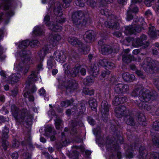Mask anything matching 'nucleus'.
I'll list each match as a JSON object with an SVG mask.
<instances>
[{"label":"nucleus","mask_w":159,"mask_h":159,"mask_svg":"<svg viewBox=\"0 0 159 159\" xmlns=\"http://www.w3.org/2000/svg\"><path fill=\"white\" fill-rule=\"evenodd\" d=\"M8 133L9 129L6 127H5L2 131V145L1 147V148H3L4 150H6L9 144L8 142L6 140L8 137Z\"/></svg>","instance_id":"nucleus-11"},{"label":"nucleus","mask_w":159,"mask_h":159,"mask_svg":"<svg viewBox=\"0 0 159 159\" xmlns=\"http://www.w3.org/2000/svg\"><path fill=\"white\" fill-rule=\"evenodd\" d=\"M21 75L18 73H16L13 74L12 76L9 78L7 80L8 82L11 84L17 82L19 80Z\"/></svg>","instance_id":"nucleus-23"},{"label":"nucleus","mask_w":159,"mask_h":159,"mask_svg":"<svg viewBox=\"0 0 159 159\" xmlns=\"http://www.w3.org/2000/svg\"><path fill=\"white\" fill-rule=\"evenodd\" d=\"M110 106L108 105L107 102L105 101L102 102L101 105L102 107V116H104L106 115L107 114V113L109 111V108Z\"/></svg>","instance_id":"nucleus-20"},{"label":"nucleus","mask_w":159,"mask_h":159,"mask_svg":"<svg viewBox=\"0 0 159 159\" xmlns=\"http://www.w3.org/2000/svg\"><path fill=\"white\" fill-rule=\"evenodd\" d=\"M61 37L58 34H55L51 41L52 45L45 46V47L39 52V54L41 57L43 58L47 53L50 52L53 48L56 46L58 42L61 40Z\"/></svg>","instance_id":"nucleus-5"},{"label":"nucleus","mask_w":159,"mask_h":159,"mask_svg":"<svg viewBox=\"0 0 159 159\" xmlns=\"http://www.w3.org/2000/svg\"><path fill=\"white\" fill-rule=\"evenodd\" d=\"M83 0H76L75 2L76 4L80 7H83L84 5V2Z\"/></svg>","instance_id":"nucleus-46"},{"label":"nucleus","mask_w":159,"mask_h":159,"mask_svg":"<svg viewBox=\"0 0 159 159\" xmlns=\"http://www.w3.org/2000/svg\"><path fill=\"white\" fill-rule=\"evenodd\" d=\"M136 73L139 76L141 77V78H143L142 77L143 76V74L142 72L139 70H137L136 71Z\"/></svg>","instance_id":"nucleus-64"},{"label":"nucleus","mask_w":159,"mask_h":159,"mask_svg":"<svg viewBox=\"0 0 159 159\" xmlns=\"http://www.w3.org/2000/svg\"><path fill=\"white\" fill-rule=\"evenodd\" d=\"M2 7H3L4 10H6L9 8V6L8 4L5 3L2 5Z\"/></svg>","instance_id":"nucleus-63"},{"label":"nucleus","mask_w":159,"mask_h":159,"mask_svg":"<svg viewBox=\"0 0 159 159\" xmlns=\"http://www.w3.org/2000/svg\"><path fill=\"white\" fill-rule=\"evenodd\" d=\"M91 70L93 76H95L98 74L99 69L97 66L95 65H92Z\"/></svg>","instance_id":"nucleus-35"},{"label":"nucleus","mask_w":159,"mask_h":159,"mask_svg":"<svg viewBox=\"0 0 159 159\" xmlns=\"http://www.w3.org/2000/svg\"><path fill=\"white\" fill-rule=\"evenodd\" d=\"M61 8L60 6L56 7L54 9V13L57 16L59 17L60 18H58V20L59 23L63 22L65 21V19L64 18H62L61 16L62 15V13L61 11Z\"/></svg>","instance_id":"nucleus-18"},{"label":"nucleus","mask_w":159,"mask_h":159,"mask_svg":"<svg viewBox=\"0 0 159 159\" xmlns=\"http://www.w3.org/2000/svg\"><path fill=\"white\" fill-rule=\"evenodd\" d=\"M123 102V100L120 101V98L119 97L116 96L113 100V104L115 106H117L121 103Z\"/></svg>","instance_id":"nucleus-42"},{"label":"nucleus","mask_w":159,"mask_h":159,"mask_svg":"<svg viewBox=\"0 0 159 159\" xmlns=\"http://www.w3.org/2000/svg\"><path fill=\"white\" fill-rule=\"evenodd\" d=\"M39 94L40 96H44L46 94V91L43 88H41L39 91Z\"/></svg>","instance_id":"nucleus-54"},{"label":"nucleus","mask_w":159,"mask_h":159,"mask_svg":"<svg viewBox=\"0 0 159 159\" xmlns=\"http://www.w3.org/2000/svg\"><path fill=\"white\" fill-rule=\"evenodd\" d=\"M113 35L117 37H120L121 35V34L120 32L116 31L113 34Z\"/></svg>","instance_id":"nucleus-61"},{"label":"nucleus","mask_w":159,"mask_h":159,"mask_svg":"<svg viewBox=\"0 0 159 159\" xmlns=\"http://www.w3.org/2000/svg\"><path fill=\"white\" fill-rule=\"evenodd\" d=\"M24 65L29 66L32 63V60L30 58L28 53L26 54L25 51H22L20 54Z\"/></svg>","instance_id":"nucleus-14"},{"label":"nucleus","mask_w":159,"mask_h":159,"mask_svg":"<svg viewBox=\"0 0 159 159\" xmlns=\"http://www.w3.org/2000/svg\"><path fill=\"white\" fill-rule=\"evenodd\" d=\"M153 129L156 131H159V120H158L153 123Z\"/></svg>","instance_id":"nucleus-44"},{"label":"nucleus","mask_w":159,"mask_h":159,"mask_svg":"<svg viewBox=\"0 0 159 159\" xmlns=\"http://www.w3.org/2000/svg\"><path fill=\"white\" fill-rule=\"evenodd\" d=\"M114 142H112L109 140H107V141L106 146L108 151L115 150L118 148L119 146H114Z\"/></svg>","instance_id":"nucleus-25"},{"label":"nucleus","mask_w":159,"mask_h":159,"mask_svg":"<svg viewBox=\"0 0 159 159\" xmlns=\"http://www.w3.org/2000/svg\"><path fill=\"white\" fill-rule=\"evenodd\" d=\"M101 50L102 53L104 55L111 53L112 52L110 46L106 44H103L102 46Z\"/></svg>","instance_id":"nucleus-24"},{"label":"nucleus","mask_w":159,"mask_h":159,"mask_svg":"<svg viewBox=\"0 0 159 159\" xmlns=\"http://www.w3.org/2000/svg\"><path fill=\"white\" fill-rule=\"evenodd\" d=\"M11 108L12 116L16 121L20 122L24 121L25 119H27L29 114L27 110L24 109L18 112V109L15 106L12 105ZM29 117L30 118L31 116H29Z\"/></svg>","instance_id":"nucleus-3"},{"label":"nucleus","mask_w":159,"mask_h":159,"mask_svg":"<svg viewBox=\"0 0 159 159\" xmlns=\"http://www.w3.org/2000/svg\"><path fill=\"white\" fill-rule=\"evenodd\" d=\"M31 155L28 152L24 153L23 155V157L24 159H30Z\"/></svg>","instance_id":"nucleus-52"},{"label":"nucleus","mask_w":159,"mask_h":159,"mask_svg":"<svg viewBox=\"0 0 159 159\" xmlns=\"http://www.w3.org/2000/svg\"><path fill=\"white\" fill-rule=\"evenodd\" d=\"M88 121L89 123L91 125H93L95 123L94 120L91 118H88Z\"/></svg>","instance_id":"nucleus-62"},{"label":"nucleus","mask_w":159,"mask_h":159,"mask_svg":"<svg viewBox=\"0 0 159 159\" xmlns=\"http://www.w3.org/2000/svg\"><path fill=\"white\" fill-rule=\"evenodd\" d=\"M20 144V143L18 141L14 140L13 142L12 147L13 148H17L19 147Z\"/></svg>","instance_id":"nucleus-51"},{"label":"nucleus","mask_w":159,"mask_h":159,"mask_svg":"<svg viewBox=\"0 0 159 159\" xmlns=\"http://www.w3.org/2000/svg\"><path fill=\"white\" fill-rule=\"evenodd\" d=\"M89 105L92 110L95 109L97 106V101L95 98H90L89 100Z\"/></svg>","instance_id":"nucleus-29"},{"label":"nucleus","mask_w":159,"mask_h":159,"mask_svg":"<svg viewBox=\"0 0 159 159\" xmlns=\"http://www.w3.org/2000/svg\"><path fill=\"white\" fill-rule=\"evenodd\" d=\"M145 16L147 17L152 16V14L150 10H148L146 11L145 13Z\"/></svg>","instance_id":"nucleus-60"},{"label":"nucleus","mask_w":159,"mask_h":159,"mask_svg":"<svg viewBox=\"0 0 159 159\" xmlns=\"http://www.w3.org/2000/svg\"><path fill=\"white\" fill-rule=\"evenodd\" d=\"M30 45V41L28 40H24L22 41L19 45L20 48L23 49L26 48Z\"/></svg>","instance_id":"nucleus-39"},{"label":"nucleus","mask_w":159,"mask_h":159,"mask_svg":"<svg viewBox=\"0 0 159 159\" xmlns=\"http://www.w3.org/2000/svg\"><path fill=\"white\" fill-rule=\"evenodd\" d=\"M38 79L37 72L36 71L32 72L31 74L29 76L26 81V84L27 85L29 86L30 84H32L34 81L37 80Z\"/></svg>","instance_id":"nucleus-17"},{"label":"nucleus","mask_w":159,"mask_h":159,"mask_svg":"<svg viewBox=\"0 0 159 159\" xmlns=\"http://www.w3.org/2000/svg\"><path fill=\"white\" fill-rule=\"evenodd\" d=\"M124 119L128 125H133L134 124V121L133 117L130 115L125 116Z\"/></svg>","instance_id":"nucleus-32"},{"label":"nucleus","mask_w":159,"mask_h":159,"mask_svg":"<svg viewBox=\"0 0 159 159\" xmlns=\"http://www.w3.org/2000/svg\"><path fill=\"white\" fill-rule=\"evenodd\" d=\"M141 27L139 26H136L135 25H129L125 27V33L126 35L131 34L135 32H139L141 31Z\"/></svg>","instance_id":"nucleus-13"},{"label":"nucleus","mask_w":159,"mask_h":159,"mask_svg":"<svg viewBox=\"0 0 159 159\" xmlns=\"http://www.w3.org/2000/svg\"><path fill=\"white\" fill-rule=\"evenodd\" d=\"M11 157L13 159H17L18 157V153L16 152H14L11 154Z\"/></svg>","instance_id":"nucleus-58"},{"label":"nucleus","mask_w":159,"mask_h":159,"mask_svg":"<svg viewBox=\"0 0 159 159\" xmlns=\"http://www.w3.org/2000/svg\"><path fill=\"white\" fill-rule=\"evenodd\" d=\"M80 74L82 75H84L86 74V72L85 69L83 68H81L80 67Z\"/></svg>","instance_id":"nucleus-59"},{"label":"nucleus","mask_w":159,"mask_h":159,"mask_svg":"<svg viewBox=\"0 0 159 159\" xmlns=\"http://www.w3.org/2000/svg\"><path fill=\"white\" fill-rule=\"evenodd\" d=\"M143 62L142 66L145 71L151 74L157 72V70L159 65V63L158 61L151 60L150 58H148L145 59Z\"/></svg>","instance_id":"nucleus-4"},{"label":"nucleus","mask_w":159,"mask_h":159,"mask_svg":"<svg viewBox=\"0 0 159 159\" xmlns=\"http://www.w3.org/2000/svg\"><path fill=\"white\" fill-rule=\"evenodd\" d=\"M122 77L124 80L126 81L132 82L135 78L134 75L133 74H130L128 72H125L122 75Z\"/></svg>","instance_id":"nucleus-22"},{"label":"nucleus","mask_w":159,"mask_h":159,"mask_svg":"<svg viewBox=\"0 0 159 159\" xmlns=\"http://www.w3.org/2000/svg\"><path fill=\"white\" fill-rule=\"evenodd\" d=\"M89 76L87 77L86 79L84 80V83L86 85H89L93 83L94 82V78L93 76Z\"/></svg>","instance_id":"nucleus-38"},{"label":"nucleus","mask_w":159,"mask_h":159,"mask_svg":"<svg viewBox=\"0 0 159 159\" xmlns=\"http://www.w3.org/2000/svg\"><path fill=\"white\" fill-rule=\"evenodd\" d=\"M50 17L49 16L46 15L44 18V22L48 26L49 29L51 30L56 31L59 32L62 30V27L58 25L55 26L53 23L50 22L49 21Z\"/></svg>","instance_id":"nucleus-8"},{"label":"nucleus","mask_w":159,"mask_h":159,"mask_svg":"<svg viewBox=\"0 0 159 159\" xmlns=\"http://www.w3.org/2000/svg\"><path fill=\"white\" fill-rule=\"evenodd\" d=\"M83 92L85 94L92 95L94 93V90L93 89H90L87 88H84L83 90Z\"/></svg>","instance_id":"nucleus-41"},{"label":"nucleus","mask_w":159,"mask_h":159,"mask_svg":"<svg viewBox=\"0 0 159 159\" xmlns=\"http://www.w3.org/2000/svg\"><path fill=\"white\" fill-rule=\"evenodd\" d=\"M110 74V72L108 70H106L103 71L102 72L101 76L103 78L105 77L107 75Z\"/></svg>","instance_id":"nucleus-56"},{"label":"nucleus","mask_w":159,"mask_h":159,"mask_svg":"<svg viewBox=\"0 0 159 159\" xmlns=\"http://www.w3.org/2000/svg\"><path fill=\"white\" fill-rule=\"evenodd\" d=\"M117 143H122L123 142V138L122 137L120 136H118L117 137Z\"/></svg>","instance_id":"nucleus-57"},{"label":"nucleus","mask_w":159,"mask_h":159,"mask_svg":"<svg viewBox=\"0 0 159 159\" xmlns=\"http://www.w3.org/2000/svg\"><path fill=\"white\" fill-rule=\"evenodd\" d=\"M69 43L73 46L78 45L80 50L84 54H87L89 51V47L85 46L79 39L75 37H70L68 39Z\"/></svg>","instance_id":"nucleus-6"},{"label":"nucleus","mask_w":159,"mask_h":159,"mask_svg":"<svg viewBox=\"0 0 159 159\" xmlns=\"http://www.w3.org/2000/svg\"><path fill=\"white\" fill-rule=\"evenodd\" d=\"M102 0H87V4L91 7L94 8L95 7L98 3H100Z\"/></svg>","instance_id":"nucleus-30"},{"label":"nucleus","mask_w":159,"mask_h":159,"mask_svg":"<svg viewBox=\"0 0 159 159\" xmlns=\"http://www.w3.org/2000/svg\"><path fill=\"white\" fill-rule=\"evenodd\" d=\"M126 108L124 106L118 107L115 109V115L118 118L122 117L124 112H126Z\"/></svg>","instance_id":"nucleus-16"},{"label":"nucleus","mask_w":159,"mask_h":159,"mask_svg":"<svg viewBox=\"0 0 159 159\" xmlns=\"http://www.w3.org/2000/svg\"><path fill=\"white\" fill-rule=\"evenodd\" d=\"M148 34L152 38H155L158 34L159 31H156L155 27L153 26L150 25L149 28Z\"/></svg>","instance_id":"nucleus-26"},{"label":"nucleus","mask_w":159,"mask_h":159,"mask_svg":"<svg viewBox=\"0 0 159 159\" xmlns=\"http://www.w3.org/2000/svg\"><path fill=\"white\" fill-rule=\"evenodd\" d=\"M142 1V0H131L132 4L129 7V10L127 12L126 19L128 21L131 20L133 18V16L131 15L132 12L136 13L138 11V9L135 6L134 4L138 2H140Z\"/></svg>","instance_id":"nucleus-7"},{"label":"nucleus","mask_w":159,"mask_h":159,"mask_svg":"<svg viewBox=\"0 0 159 159\" xmlns=\"http://www.w3.org/2000/svg\"><path fill=\"white\" fill-rule=\"evenodd\" d=\"M67 144V142L66 139L65 138H63L62 140L60 143L57 144L59 148L62 147L66 146Z\"/></svg>","instance_id":"nucleus-43"},{"label":"nucleus","mask_w":159,"mask_h":159,"mask_svg":"<svg viewBox=\"0 0 159 159\" xmlns=\"http://www.w3.org/2000/svg\"><path fill=\"white\" fill-rule=\"evenodd\" d=\"M55 65V61L52 57H50L48 60V67L49 69H51Z\"/></svg>","instance_id":"nucleus-31"},{"label":"nucleus","mask_w":159,"mask_h":159,"mask_svg":"<svg viewBox=\"0 0 159 159\" xmlns=\"http://www.w3.org/2000/svg\"><path fill=\"white\" fill-rule=\"evenodd\" d=\"M33 33L36 35H40L42 34L43 31L40 26H38L34 28Z\"/></svg>","instance_id":"nucleus-37"},{"label":"nucleus","mask_w":159,"mask_h":159,"mask_svg":"<svg viewBox=\"0 0 159 159\" xmlns=\"http://www.w3.org/2000/svg\"><path fill=\"white\" fill-rule=\"evenodd\" d=\"M84 16L83 13L80 11L75 12L72 15V20L74 24L78 25V27L80 28L81 26L80 19Z\"/></svg>","instance_id":"nucleus-9"},{"label":"nucleus","mask_w":159,"mask_h":159,"mask_svg":"<svg viewBox=\"0 0 159 159\" xmlns=\"http://www.w3.org/2000/svg\"><path fill=\"white\" fill-rule=\"evenodd\" d=\"M76 107H75L71 110L70 109H68L66 112V114L68 115H69L70 114L72 113V112H74L75 113L76 111Z\"/></svg>","instance_id":"nucleus-48"},{"label":"nucleus","mask_w":159,"mask_h":159,"mask_svg":"<svg viewBox=\"0 0 159 159\" xmlns=\"http://www.w3.org/2000/svg\"><path fill=\"white\" fill-rule=\"evenodd\" d=\"M94 32L92 30H89L86 32L84 35V40L87 42H91L94 38Z\"/></svg>","instance_id":"nucleus-21"},{"label":"nucleus","mask_w":159,"mask_h":159,"mask_svg":"<svg viewBox=\"0 0 159 159\" xmlns=\"http://www.w3.org/2000/svg\"><path fill=\"white\" fill-rule=\"evenodd\" d=\"M77 86L78 84L75 81L71 80L69 82L68 85L66 87V88L67 91L70 92L77 89Z\"/></svg>","instance_id":"nucleus-19"},{"label":"nucleus","mask_w":159,"mask_h":159,"mask_svg":"<svg viewBox=\"0 0 159 159\" xmlns=\"http://www.w3.org/2000/svg\"><path fill=\"white\" fill-rule=\"evenodd\" d=\"M154 0H145L144 3L148 7H149L151 5V3Z\"/></svg>","instance_id":"nucleus-55"},{"label":"nucleus","mask_w":159,"mask_h":159,"mask_svg":"<svg viewBox=\"0 0 159 159\" xmlns=\"http://www.w3.org/2000/svg\"><path fill=\"white\" fill-rule=\"evenodd\" d=\"M80 66L79 64L76 65L71 71V74L72 76H76L79 74Z\"/></svg>","instance_id":"nucleus-28"},{"label":"nucleus","mask_w":159,"mask_h":159,"mask_svg":"<svg viewBox=\"0 0 159 159\" xmlns=\"http://www.w3.org/2000/svg\"><path fill=\"white\" fill-rule=\"evenodd\" d=\"M73 102V99H71L70 100H67L62 102L61 105V107H66L70 105Z\"/></svg>","instance_id":"nucleus-40"},{"label":"nucleus","mask_w":159,"mask_h":159,"mask_svg":"<svg viewBox=\"0 0 159 159\" xmlns=\"http://www.w3.org/2000/svg\"><path fill=\"white\" fill-rule=\"evenodd\" d=\"M39 42L36 40H33L30 42V45L31 47H34L35 46H38L39 45Z\"/></svg>","instance_id":"nucleus-49"},{"label":"nucleus","mask_w":159,"mask_h":159,"mask_svg":"<svg viewBox=\"0 0 159 159\" xmlns=\"http://www.w3.org/2000/svg\"><path fill=\"white\" fill-rule=\"evenodd\" d=\"M21 63H16L14 65V69L16 71H23L24 74L26 73L28 70L29 67H28L27 68L24 69V67L21 66Z\"/></svg>","instance_id":"nucleus-27"},{"label":"nucleus","mask_w":159,"mask_h":159,"mask_svg":"<svg viewBox=\"0 0 159 159\" xmlns=\"http://www.w3.org/2000/svg\"><path fill=\"white\" fill-rule=\"evenodd\" d=\"M55 125L57 129H59L61 123V121L59 119H57L55 120Z\"/></svg>","instance_id":"nucleus-45"},{"label":"nucleus","mask_w":159,"mask_h":159,"mask_svg":"<svg viewBox=\"0 0 159 159\" xmlns=\"http://www.w3.org/2000/svg\"><path fill=\"white\" fill-rule=\"evenodd\" d=\"M24 96L25 97L28 98L30 101H33L34 100V98L33 96L31 95H30L29 94L28 92L25 93Z\"/></svg>","instance_id":"nucleus-47"},{"label":"nucleus","mask_w":159,"mask_h":159,"mask_svg":"<svg viewBox=\"0 0 159 159\" xmlns=\"http://www.w3.org/2000/svg\"><path fill=\"white\" fill-rule=\"evenodd\" d=\"M100 13L102 15H104L106 16H108L107 21L105 22V26L108 27L112 28H118L119 25L116 22V19L115 16L111 14V13L107 9H102Z\"/></svg>","instance_id":"nucleus-2"},{"label":"nucleus","mask_w":159,"mask_h":159,"mask_svg":"<svg viewBox=\"0 0 159 159\" xmlns=\"http://www.w3.org/2000/svg\"><path fill=\"white\" fill-rule=\"evenodd\" d=\"M64 3L63 7L64 8H66L68 6V4L70 3L72 0H63Z\"/></svg>","instance_id":"nucleus-50"},{"label":"nucleus","mask_w":159,"mask_h":159,"mask_svg":"<svg viewBox=\"0 0 159 159\" xmlns=\"http://www.w3.org/2000/svg\"><path fill=\"white\" fill-rule=\"evenodd\" d=\"M133 57L130 55H124L122 57V60L123 62L126 63L130 62L132 60Z\"/></svg>","instance_id":"nucleus-36"},{"label":"nucleus","mask_w":159,"mask_h":159,"mask_svg":"<svg viewBox=\"0 0 159 159\" xmlns=\"http://www.w3.org/2000/svg\"><path fill=\"white\" fill-rule=\"evenodd\" d=\"M138 94L139 95L140 101H137L135 103L141 109H144L148 111L151 109L150 106L145 103L144 102H147L150 99H153V95H152L150 91L146 89H143L136 87L132 92L131 95L134 97H137Z\"/></svg>","instance_id":"nucleus-1"},{"label":"nucleus","mask_w":159,"mask_h":159,"mask_svg":"<svg viewBox=\"0 0 159 159\" xmlns=\"http://www.w3.org/2000/svg\"><path fill=\"white\" fill-rule=\"evenodd\" d=\"M43 155L45 157L47 158L48 159H53V158L49 155L48 153L46 152H43ZM54 159H58L57 158H55Z\"/></svg>","instance_id":"nucleus-53"},{"label":"nucleus","mask_w":159,"mask_h":159,"mask_svg":"<svg viewBox=\"0 0 159 159\" xmlns=\"http://www.w3.org/2000/svg\"><path fill=\"white\" fill-rule=\"evenodd\" d=\"M114 89L117 93H125L128 91L129 86L126 84H119L115 85Z\"/></svg>","instance_id":"nucleus-12"},{"label":"nucleus","mask_w":159,"mask_h":159,"mask_svg":"<svg viewBox=\"0 0 159 159\" xmlns=\"http://www.w3.org/2000/svg\"><path fill=\"white\" fill-rule=\"evenodd\" d=\"M138 121L139 124L143 126H145L147 124L145 122V117L142 114L139 115L138 117Z\"/></svg>","instance_id":"nucleus-33"},{"label":"nucleus","mask_w":159,"mask_h":159,"mask_svg":"<svg viewBox=\"0 0 159 159\" xmlns=\"http://www.w3.org/2000/svg\"><path fill=\"white\" fill-rule=\"evenodd\" d=\"M146 39V37L145 35H143L140 37V38H137L136 39H134L128 38L126 39V41L129 43L131 42L132 45L134 47H138L141 46L142 44V42Z\"/></svg>","instance_id":"nucleus-10"},{"label":"nucleus","mask_w":159,"mask_h":159,"mask_svg":"<svg viewBox=\"0 0 159 159\" xmlns=\"http://www.w3.org/2000/svg\"><path fill=\"white\" fill-rule=\"evenodd\" d=\"M54 56L56 59L60 62L62 63L65 61L66 57L64 53L59 51H56L54 53Z\"/></svg>","instance_id":"nucleus-15"},{"label":"nucleus","mask_w":159,"mask_h":159,"mask_svg":"<svg viewBox=\"0 0 159 159\" xmlns=\"http://www.w3.org/2000/svg\"><path fill=\"white\" fill-rule=\"evenodd\" d=\"M102 62H103V64L102 65L104 66L109 69H112L114 67V64L111 62H108L106 59H103L101 61Z\"/></svg>","instance_id":"nucleus-34"}]
</instances>
